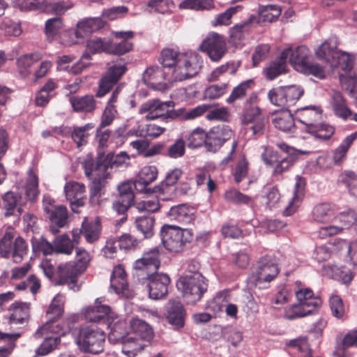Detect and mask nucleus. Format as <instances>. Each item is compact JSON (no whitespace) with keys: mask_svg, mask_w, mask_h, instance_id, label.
<instances>
[{"mask_svg":"<svg viewBox=\"0 0 357 357\" xmlns=\"http://www.w3.org/2000/svg\"><path fill=\"white\" fill-rule=\"evenodd\" d=\"M107 326L110 328L108 340L112 344H119L129 335L126 322L119 319L117 315L114 318V321L111 320L107 323Z\"/></svg>","mask_w":357,"mask_h":357,"instance_id":"25","label":"nucleus"},{"mask_svg":"<svg viewBox=\"0 0 357 357\" xmlns=\"http://www.w3.org/2000/svg\"><path fill=\"white\" fill-rule=\"evenodd\" d=\"M82 167L86 176H98V174H103L108 171L109 167L102 162L96 161L91 155H88L82 162Z\"/></svg>","mask_w":357,"mask_h":357,"instance_id":"40","label":"nucleus"},{"mask_svg":"<svg viewBox=\"0 0 357 357\" xmlns=\"http://www.w3.org/2000/svg\"><path fill=\"white\" fill-rule=\"evenodd\" d=\"M340 181L347 188L349 194L357 198V174L353 172H345L341 175Z\"/></svg>","mask_w":357,"mask_h":357,"instance_id":"64","label":"nucleus"},{"mask_svg":"<svg viewBox=\"0 0 357 357\" xmlns=\"http://www.w3.org/2000/svg\"><path fill=\"white\" fill-rule=\"evenodd\" d=\"M105 24V22L101 17L82 18L77 22L75 29L69 30L65 33L70 39L63 40V43L66 45L81 43L92 33L102 29Z\"/></svg>","mask_w":357,"mask_h":357,"instance_id":"8","label":"nucleus"},{"mask_svg":"<svg viewBox=\"0 0 357 357\" xmlns=\"http://www.w3.org/2000/svg\"><path fill=\"white\" fill-rule=\"evenodd\" d=\"M293 350L295 357H312V349L306 337H298L292 340L289 343Z\"/></svg>","mask_w":357,"mask_h":357,"instance_id":"50","label":"nucleus"},{"mask_svg":"<svg viewBox=\"0 0 357 357\" xmlns=\"http://www.w3.org/2000/svg\"><path fill=\"white\" fill-rule=\"evenodd\" d=\"M254 86V81L252 79L245 80L234 87L227 98V102L231 104L238 100L242 99Z\"/></svg>","mask_w":357,"mask_h":357,"instance_id":"56","label":"nucleus"},{"mask_svg":"<svg viewBox=\"0 0 357 357\" xmlns=\"http://www.w3.org/2000/svg\"><path fill=\"white\" fill-rule=\"evenodd\" d=\"M126 71V65L122 63H116L110 66L105 75L100 80L99 89L96 96L100 98L104 96Z\"/></svg>","mask_w":357,"mask_h":357,"instance_id":"14","label":"nucleus"},{"mask_svg":"<svg viewBox=\"0 0 357 357\" xmlns=\"http://www.w3.org/2000/svg\"><path fill=\"white\" fill-rule=\"evenodd\" d=\"M103 301V298H98L96 300L94 306L96 309L99 310L98 315H102L100 317V323H105L107 325L111 320L114 321L116 314L112 311L109 305L102 304Z\"/></svg>","mask_w":357,"mask_h":357,"instance_id":"60","label":"nucleus"},{"mask_svg":"<svg viewBox=\"0 0 357 357\" xmlns=\"http://www.w3.org/2000/svg\"><path fill=\"white\" fill-rule=\"evenodd\" d=\"M73 6V4L70 0H47L45 13H54L57 15H63L67 10L72 8Z\"/></svg>","mask_w":357,"mask_h":357,"instance_id":"55","label":"nucleus"},{"mask_svg":"<svg viewBox=\"0 0 357 357\" xmlns=\"http://www.w3.org/2000/svg\"><path fill=\"white\" fill-rule=\"evenodd\" d=\"M10 322L15 324H22L29 317V304L23 302H15L10 307Z\"/></svg>","mask_w":357,"mask_h":357,"instance_id":"33","label":"nucleus"},{"mask_svg":"<svg viewBox=\"0 0 357 357\" xmlns=\"http://www.w3.org/2000/svg\"><path fill=\"white\" fill-rule=\"evenodd\" d=\"M68 213L67 208L63 205H57L49 214L50 221V231L52 234L59 232V229L67 224Z\"/></svg>","mask_w":357,"mask_h":357,"instance_id":"30","label":"nucleus"},{"mask_svg":"<svg viewBox=\"0 0 357 357\" xmlns=\"http://www.w3.org/2000/svg\"><path fill=\"white\" fill-rule=\"evenodd\" d=\"M24 189L26 198L29 201H33L39 194L38 178L32 169L28 172V176L24 184L22 185Z\"/></svg>","mask_w":357,"mask_h":357,"instance_id":"45","label":"nucleus"},{"mask_svg":"<svg viewBox=\"0 0 357 357\" xmlns=\"http://www.w3.org/2000/svg\"><path fill=\"white\" fill-rule=\"evenodd\" d=\"M174 105V102L172 100L162 101L159 99H151L140 105L138 113L145 114V119L148 121L161 118L165 122H168L180 117L182 114V109H172Z\"/></svg>","mask_w":357,"mask_h":357,"instance_id":"5","label":"nucleus"},{"mask_svg":"<svg viewBox=\"0 0 357 357\" xmlns=\"http://www.w3.org/2000/svg\"><path fill=\"white\" fill-rule=\"evenodd\" d=\"M27 251L28 247L25 241L21 237L16 238L13 243L10 254L13 261L15 263L22 261L24 257L27 255Z\"/></svg>","mask_w":357,"mask_h":357,"instance_id":"58","label":"nucleus"},{"mask_svg":"<svg viewBox=\"0 0 357 357\" xmlns=\"http://www.w3.org/2000/svg\"><path fill=\"white\" fill-rule=\"evenodd\" d=\"M176 287L190 304L199 301L208 289L207 280L199 272L185 273L179 278Z\"/></svg>","mask_w":357,"mask_h":357,"instance_id":"4","label":"nucleus"},{"mask_svg":"<svg viewBox=\"0 0 357 357\" xmlns=\"http://www.w3.org/2000/svg\"><path fill=\"white\" fill-rule=\"evenodd\" d=\"M257 96L252 93L247 100L245 107L242 115V122L244 125L251 123L252 121H257V119H262L261 109L253 104L256 101Z\"/></svg>","mask_w":357,"mask_h":357,"instance_id":"36","label":"nucleus"},{"mask_svg":"<svg viewBox=\"0 0 357 357\" xmlns=\"http://www.w3.org/2000/svg\"><path fill=\"white\" fill-rule=\"evenodd\" d=\"M185 312L182 303L176 300H170L167 306V319L174 330L183 327Z\"/></svg>","mask_w":357,"mask_h":357,"instance_id":"22","label":"nucleus"},{"mask_svg":"<svg viewBox=\"0 0 357 357\" xmlns=\"http://www.w3.org/2000/svg\"><path fill=\"white\" fill-rule=\"evenodd\" d=\"M70 104L75 111L89 112L96 107V101L93 96L71 98Z\"/></svg>","mask_w":357,"mask_h":357,"instance_id":"48","label":"nucleus"},{"mask_svg":"<svg viewBox=\"0 0 357 357\" xmlns=\"http://www.w3.org/2000/svg\"><path fill=\"white\" fill-rule=\"evenodd\" d=\"M255 17H250L245 22L236 24L229 31L231 42L234 45H238L244 40L245 36L251 29L252 20Z\"/></svg>","mask_w":357,"mask_h":357,"instance_id":"37","label":"nucleus"},{"mask_svg":"<svg viewBox=\"0 0 357 357\" xmlns=\"http://www.w3.org/2000/svg\"><path fill=\"white\" fill-rule=\"evenodd\" d=\"M63 26V21L61 17H53L45 22V34L48 40L55 39Z\"/></svg>","mask_w":357,"mask_h":357,"instance_id":"63","label":"nucleus"},{"mask_svg":"<svg viewBox=\"0 0 357 357\" xmlns=\"http://www.w3.org/2000/svg\"><path fill=\"white\" fill-rule=\"evenodd\" d=\"M258 12L260 17L264 22H271L280 15L282 10L277 5H260Z\"/></svg>","mask_w":357,"mask_h":357,"instance_id":"57","label":"nucleus"},{"mask_svg":"<svg viewBox=\"0 0 357 357\" xmlns=\"http://www.w3.org/2000/svg\"><path fill=\"white\" fill-rule=\"evenodd\" d=\"M277 146L283 153L272 167L273 175H280L288 171L294 165L300 154V151L285 143H278Z\"/></svg>","mask_w":357,"mask_h":357,"instance_id":"13","label":"nucleus"},{"mask_svg":"<svg viewBox=\"0 0 357 357\" xmlns=\"http://www.w3.org/2000/svg\"><path fill=\"white\" fill-rule=\"evenodd\" d=\"M339 206L335 204L321 203L316 205L312 211V220L319 223H327L336 219Z\"/></svg>","mask_w":357,"mask_h":357,"instance_id":"19","label":"nucleus"},{"mask_svg":"<svg viewBox=\"0 0 357 357\" xmlns=\"http://www.w3.org/2000/svg\"><path fill=\"white\" fill-rule=\"evenodd\" d=\"M243 6L237 5L228 8L225 12L216 15L213 21V26L229 25L231 24V19L234 15L241 11Z\"/></svg>","mask_w":357,"mask_h":357,"instance_id":"59","label":"nucleus"},{"mask_svg":"<svg viewBox=\"0 0 357 357\" xmlns=\"http://www.w3.org/2000/svg\"><path fill=\"white\" fill-rule=\"evenodd\" d=\"M109 177L110 172H105L103 174H98V176L94 177L90 185V200L91 203L98 202L102 194V191L105 185L106 181Z\"/></svg>","mask_w":357,"mask_h":357,"instance_id":"46","label":"nucleus"},{"mask_svg":"<svg viewBox=\"0 0 357 357\" xmlns=\"http://www.w3.org/2000/svg\"><path fill=\"white\" fill-rule=\"evenodd\" d=\"M105 337V333L102 329L84 326L79 329L75 342L81 351L97 354L103 351Z\"/></svg>","mask_w":357,"mask_h":357,"instance_id":"6","label":"nucleus"},{"mask_svg":"<svg viewBox=\"0 0 357 357\" xmlns=\"http://www.w3.org/2000/svg\"><path fill=\"white\" fill-rule=\"evenodd\" d=\"M113 36L116 38L121 39L119 43H112L109 40L108 47L106 52L115 55H123L132 49V43L130 40L134 37V33L132 31H114Z\"/></svg>","mask_w":357,"mask_h":357,"instance_id":"16","label":"nucleus"},{"mask_svg":"<svg viewBox=\"0 0 357 357\" xmlns=\"http://www.w3.org/2000/svg\"><path fill=\"white\" fill-rule=\"evenodd\" d=\"M233 135L231 129L225 125L213 127L208 132L207 151H217Z\"/></svg>","mask_w":357,"mask_h":357,"instance_id":"15","label":"nucleus"},{"mask_svg":"<svg viewBox=\"0 0 357 357\" xmlns=\"http://www.w3.org/2000/svg\"><path fill=\"white\" fill-rule=\"evenodd\" d=\"M157 176L158 169L155 166L149 165L143 167L140 169L137 178L135 181V188L140 192H153V190H151V189L147 187L157 178Z\"/></svg>","mask_w":357,"mask_h":357,"instance_id":"20","label":"nucleus"},{"mask_svg":"<svg viewBox=\"0 0 357 357\" xmlns=\"http://www.w3.org/2000/svg\"><path fill=\"white\" fill-rule=\"evenodd\" d=\"M275 127L283 132H291L294 128V120L289 110H284L278 114L273 119Z\"/></svg>","mask_w":357,"mask_h":357,"instance_id":"47","label":"nucleus"},{"mask_svg":"<svg viewBox=\"0 0 357 357\" xmlns=\"http://www.w3.org/2000/svg\"><path fill=\"white\" fill-rule=\"evenodd\" d=\"M110 291L126 298L132 296L128 289L127 275L121 265L114 268L110 278Z\"/></svg>","mask_w":357,"mask_h":357,"instance_id":"18","label":"nucleus"},{"mask_svg":"<svg viewBox=\"0 0 357 357\" xmlns=\"http://www.w3.org/2000/svg\"><path fill=\"white\" fill-rule=\"evenodd\" d=\"M32 249L34 252H41L44 255L55 253L54 244L49 242L43 236L33 238L31 241Z\"/></svg>","mask_w":357,"mask_h":357,"instance_id":"62","label":"nucleus"},{"mask_svg":"<svg viewBox=\"0 0 357 357\" xmlns=\"http://www.w3.org/2000/svg\"><path fill=\"white\" fill-rule=\"evenodd\" d=\"M334 245L340 250L346 249L347 257L351 264L354 266L357 265V241H348L344 239H335Z\"/></svg>","mask_w":357,"mask_h":357,"instance_id":"51","label":"nucleus"},{"mask_svg":"<svg viewBox=\"0 0 357 357\" xmlns=\"http://www.w3.org/2000/svg\"><path fill=\"white\" fill-rule=\"evenodd\" d=\"M208 132L206 133L202 128H197L194 129L188 136V146L191 149H196L205 145L207 149Z\"/></svg>","mask_w":357,"mask_h":357,"instance_id":"54","label":"nucleus"},{"mask_svg":"<svg viewBox=\"0 0 357 357\" xmlns=\"http://www.w3.org/2000/svg\"><path fill=\"white\" fill-rule=\"evenodd\" d=\"M305 186V181L304 178L300 176H296V183L294 189V196L289 204L285 207L283 211L284 215L289 216L296 212L304 197Z\"/></svg>","mask_w":357,"mask_h":357,"instance_id":"26","label":"nucleus"},{"mask_svg":"<svg viewBox=\"0 0 357 357\" xmlns=\"http://www.w3.org/2000/svg\"><path fill=\"white\" fill-rule=\"evenodd\" d=\"M321 118V109L317 106H307L301 108L297 112V119L299 122L305 126V130L309 127H313Z\"/></svg>","mask_w":357,"mask_h":357,"instance_id":"29","label":"nucleus"},{"mask_svg":"<svg viewBox=\"0 0 357 357\" xmlns=\"http://www.w3.org/2000/svg\"><path fill=\"white\" fill-rule=\"evenodd\" d=\"M109 40H103L100 38H94L86 41V50L79 61L75 63L70 70L73 74L79 73L90 63L91 54L105 52L108 47Z\"/></svg>","mask_w":357,"mask_h":357,"instance_id":"12","label":"nucleus"},{"mask_svg":"<svg viewBox=\"0 0 357 357\" xmlns=\"http://www.w3.org/2000/svg\"><path fill=\"white\" fill-rule=\"evenodd\" d=\"M160 237L164 247L168 251L178 253L183 251L186 243L192 240L193 234L191 229L167 225L161 228Z\"/></svg>","mask_w":357,"mask_h":357,"instance_id":"7","label":"nucleus"},{"mask_svg":"<svg viewBox=\"0 0 357 357\" xmlns=\"http://www.w3.org/2000/svg\"><path fill=\"white\" fill-rule=\"evenodd\" d=\"M63 303L64 298L63 295L57 294L54 296L47 311V313L51 314L52 317L49 321H47L45 325L37 330L35 333L36 337H40L44 332L47 331L54 333H61L62 335L65 334V332H61L59 328V324H56L52 319L62 314Z\"/></svg>","mask_w":357,"mask_h":357,"instance_id":"11","label":"nucleus"},{"mask_svg":"<svg viewBox=\"0 0 357 357\" xmlns=\"http://www.w3.org/2000/svg\"><path fill=\"white\" fill-rule=\"evenodd\" d=\"M214 8L213 0H182L178 5L181 10L203 11L211 10Z\"/></svg>","mask_w":357,"mask_h":357,"instance_id":"42","label":"nucleus"},{"mask_svg":"<svg viewBox=\"0 0 357 357\" xmlns=\"http://www.w3.org/2000/svg\"><path fill=\"white\" fill-rule=\"evenodd\" d=\"M354 59V55L337 50L329 66L331 68H339L345 72H348L353 69Z\"/></svg>","mask_w":357,"mask_h":357,"instance_id":"39","label":"nucleus"},{"mask_svg":"<svg viewBox=\"0 0 357 357\" xmlns=\"http://www.w3.org/2000/svg\"><path fill=\"white\" fill-rule=\"evenodd\" d=\"M159 66L148 68L143 74L145 84L155 90L164 89L169 82H181L196 75L201 68L199 56L194 52H180L172 48L161 51Z\"/></svg>","mask_w":357,"mask_h":357,"instance_id":"1","label":"nucleus"},{"mask_svg":"<svg viewBox=\"0 0 357 357\" xmlns=\"http://www.w3.org/2000/svg\"><path fill=\"white\" fill-rule=\"evenodd\" d=\"M119 344H121L122 353L128 357H135L139 352L147 347L146 343L142 342L139 338L132 335L124 338Z\"/></svg>","mask_w":357,"mask_h":357,"instance_id":"35","label":"nucleus"},{"mask_svg":"<svg viewBox=\"0 0 357 357\" xmlns=\"http://www.w3.org/2000/svg\"><path fill=\"white\" fill-rule=\"evenodd\" d=\"M357 137V132L351 133L344 138L340 145L335 150L333 160L335 164H340L346 158L347 151Z\"/></svg>","mask_w":357,"mask_h":357,"instance_id":"53","label":"nucleus"},{"mask_svg":"<svg viewBox=\"0 0 357 357\" xmlns=\"http://www.w3.org/2000/svg\"><path fill=\"white\" fill-rule=\"evenodd\" d=\"M135 227L144 238H150L154 234L155 218L151 215L137 217L135 222Z\"/></svg>","mask_w":357,"mask_h":357,"instance_id":"44","label":"nucleus"},{"mask_svg":"<svg viewBox=\"0 0 357 357\" xmlns=\"http://www.w3.org/2000/svg\"><path fill=\"white\" fill-rule=\"evenodd\" d=\"M85 190V185L82 183L68 181L66 183L64 186L65 195L74 212H77V208L84 205Z\"/></svg>","mask_w":357,"mask_h":357,"instance_id":"17","label":"nucleus"},{"mask_svg":"<svg viewBox=\"0 0 357 357\" xmlns=\"http://www.w3.org/2000/svg\"><path fill=\"white\" fill-rule=\"evenodd\" d=\"M42 59L43 54L38 52L21 56L17 61L20 73L24 75H28L29 68Z\"/></svg>","mask_w":357,"mask_h":357,"instance_id":"52","label":"nucleus"},{"mask_svg":"<svg viewBox=\"0 0 357 357\" xmlns=\"http://www.w3.org/2000/svg\"><path fill=\"white\" fill-rule=\"evenodd\" d=\"M283 51H288L285 60L287 61L289 58V63L296 70L301 72L305 69V66H307V63L309 62L308 56L310 54V50L307 47L301 45L295 49L289 47Z\"/></svg>","mask_w":357,"mask_h":357,"instance_id":"23","label":"nucleus"},{"mask_svg":"<svg viewBox=\"0 0 357 357\" xmlns=\"http://www.w3.org/2000/svg\"><path fill=\"white\" fill-rule=\"evenodd\" d=\"M82 234L89 243H93L99 238L100 233V219L96 217L93 220L89 222L86 218L82 222Z\"/></svg>","mask_w":357,"mask_h":357,"instance_id":"43","label":"nucleus"},{"mask_svg":"<svg viewBox=\"0 0 357 357\" xmlns=\"http://www.w3.org/2000/svg\"><path fill=\"white\" fill-rule=\"evenodd\" d=\"M91 260L90 255L84 249H76V264L67 263L59 266L57 278L54 281L55 285L67 284L70 289L74 291L79 290L77 282V277L79 272L84 271Z\"/></svg>","mask_w":357,"mask_h":357,"instance_id":"3","label":"nucleus"},{"mask_svg":"<svg viewBox=\"0 0 357 357\" xmlns=\"http://www.w3.org/2000/svg\"><path fill=\"white\" fill-rule=\"evenodd\" d=\"M296 296L298 304L307 310H311L313 314L321 305L322 301L319 296H315L312 290L310 288H301L296 291Z\"/></svg>","mask_w":357,"mask_h":357,"instance_id":"24","label":"nucleus"},{"mask_svg":"<svg viewBox=\"0 0 357 357\" xmlns=\"http://www.w3.org/2000/svg\"><path fill=\"white\" fill-rule=\"evenodd\" d=\"M160 250L153 248L144 252L142 257L137 259L133 268L139 276L149 280V297L153 300H160L165 297L168 292L170 278L167 274L157 273L160 266Z\"/></svg>","mask_w":357,"mask_h":357,"instance_id":"2","label":"nucleus"},{"mask_svg":"<svg viewBox=\"0 0 357 357\" xmlns=\"http://www.w3.org/2000/svg\"><path fill=\"white\" fill-rule=\"evenodd\" d=\"M93 128L91 123H87L81 127L75 128L71 137L76 143L78 147L84 145L87 142V138L89 136V130Z\"/></svg>","mask_w":357,"mask_h":357,"instance_id":"61","label":"nucleus"},{"mask_svg":"<svg viewBox=\"0 0 357 357\" xmlns=\"http://www.w3.org/2000/svg\"><path fill=\"white\" fill-rule=\"evenodd\" d=\"M182 174L183 172L180 168L172 169L167 173L165 178L162 181V183L154 187L153 192H159L160 194L167 193L169 192V187L176 185Z\"/></svg>","mask_w":357,"mask_h":357,"instance_id":"41","label":"nucleus"},{"mask_svg":"<svg viewBox=\"0 0 357 357\" xmlns=\"http://www.w3.org/2000/svg\"><path fill=\"white\" fill-rule=\"evenodd\" d=\"M307 132L314 136L315 139L324 142L329 139L333 136L335 129L328 124L317 123L313 127L307 128Z\"/></svg>","mask_w":357,"mask_h":357,"instance_id":"49","label":"nucleus"},{"mask_svg":"<svg viewBox=\"0 0 357 357\" xmlns=\"http://www.w3.org/2000/svg\"><path fill=\"white\" fill-rule=\"evenodd\" d=\"M5 216L9 217L15 214V211L20 214L22 208L18 207L21 204L22 196L18 192L8 191L2 196Z\"/></svg>","mask_w":357,"mask_h":357,"instance_id":"34","label":"nucleus"},{"mask_svg":"<svg viewBox=\"0 0 357 357\" xmlns=\"http://www.w3.org/2000/svg\"><path fill=\"white\" fill-rule=\"evenodd\" d=\"M76 232L75 231H73V241H71L66 234L56 236L53 240L55 253L70 255L73 250L75 244H77L79 242V234H76Z\"/></svg>","mask_w":357,"mask_h":357,"instance_id":"32","label":"nucleus"},{"mask_svg":"<svg viewBox=\"0 0 357 357\" xmlns=\"http://www.w3.org/2000/svg\"><path fill=\"white\" fill-rule=\"evenodd\" d=\"M199 49L206 53L209 59L214 62L220 61L228 50L225 36L216 32L208 33Z\"/></svg>","mask_w":357,"mask_h":357,"instance_id":"9","label":"nucleus"},{"mask_svg":"<svg viewBox=\"0 0 357 357\" xmlns=\"http://www.w3.org/2000/svg\"><path fill=\"white\" fill-rule=\"evenodd\" d=\"M287 54H288V51H282L280 56L275 61L271 62L264 70V72L268 79L272 80L285 72L287 62L285 56Z\"/></svg>","mask_w":357,"mask_h":357,"instance_id":"38","label":"nucleus"},{"mask_svg":"<svg viewBox=\"0 0 357 357\" xmlns=\"http://www.w3.org/2000/svg\"><path fill=\"white\" fill-rule=\"evenodd\" d=\"M195 209L186 204H179L172 206L168 212V216L172 220L181 224L191 223L195 217Z\"/></svg>","mask_w":357,"mask_h":357,"instance_id":"27","label":"nucleus"},{"mask_svg":"<svg viewBox=\"0 0 357 357\" xmlns=\"http://www.w3.org/2000/svg\"><path fill=\"white\" fill-rule=\"evenodd\" d=\"M338 44L339 43L337 37H330L323 42L315 50L316 56L319 59L323 60L329 65L338 50Z\"/></svg>","mask_w":357,"mask_h":357,"instance_id":"28","label":"nucleus"},{"mask_svg":"<svg viewBox=\"0 0 357 357\" xmlns=\"http://www.w3.org/2000/svg\"><path fill=\"white\" fill-rule=\"evenodd\" d=\"M331 105L334 114L344 121L357 122V113H354L348 107L345 99L340 92L335 91L332 95Z\"/></svg>","mask_w":357,"mask_h":357,"instance_id":"21","label":"nucleus"},{"mask_svg":"<svg viewBox=\"0 0 357 357\" xmlns=\"http://www.w3.org/2000/svg\"><path fill=\"white\" fill-rule=\"evenodd\" d=\"M279 273L278 266L272 256L261 257L256 264L255 271L252 273L250 280L255 285L262 282H270L274 280Z\"/></svg>","mask_w":357,"mask_h":357,"instance_id":"10","label":"nucleus"},{"mask_svg":"<svg viewBox=\"0 0 357 357\" xmlns=\"http://www.w3.org/2000/svg\"><path fill=\"white\" fill-rule=\"evenodd\" d=\"M130 328L134 337L139 338L142 342L149 344L153 338V331L151 326L144 321L139 319H133L130 321Z\"/></svg>","mask_w":357,"mask_h":357,"instance_id":"31","label":"nucleus"}]
</instances>
